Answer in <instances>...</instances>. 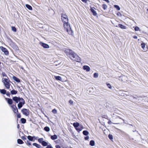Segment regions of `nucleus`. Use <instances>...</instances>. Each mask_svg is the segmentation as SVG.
I'll list each match as a JSON object with an SVG mask.
<instances>
[{
    "mask_svg": "<svg viewBox=\"0 0 148 148\" xmlns=\"http://www.w3.org/2000/svg\"><path fill=\"white\" fill-rule=\"evenodd\" d=\"M0 92L3 95H5L6 93V90L4 89H0Z\"/></svg>",
    "mask_w": 148,
    "mask_h": 148,
    "instance_id": "nucleus-21",
    "label": "nucleus"
},
{
    "mask_svg": "<svg viewBox=\"0 0 148 148\" xmlns=\"http://www.w3.org/2000/svg\"><path fill=\"white\" fill-rule=\"evenodd\" d=\"M81 1L83 2L86 3L88 1V0H81Z\"/></svg>",
    "mask_w": 148,
    "mask_h": 148,
    "instance_id": "nucleus-53",
    "label": "nucleus"
},
{
    "mask_svg": "<svg viewBox=\"0 0 148 148\" xmlns=\"http://www.w3.org/2000/svg\"><path fill=\"white\" fill-rule=\"evenodd\" d=\"M12 78L15 81L18 83H19L20 82V80L18 78L15 76H13L12 77Z\"/></svg>",
    "mask_w": 148,
    "mask_h": 148,
    "instance_id": "nucleus-18",
    "label": "nucleus"
},
{
    "mask_svg": "<svg viewBox=\"0 0 148 148\" xmlns=\"http://www.w3.org/2000/svg\"><path fill=\"white\" fill-rule=\"evenodd\" d=\"M5 94H6L8 97H10V93L9 91H6V93Z\"/></svg>",
    "mask_w": 148,
    "mask_h": 148,
    "instance_id": "nucleus-44",
    "label": "nucleus"
},
{
    "mask_svg": "<svg viewBox=\"0 0 148 148\" xmlns=\"http://www.w3.org/2000/svg\"><path fill=\"white\" fill-rule=\"evenodd\" d=\"M86 136L84 137V139L85 140H87L89 139V137L88 136Z\"/></svg>",
    "mask_w": 148,
    "mask_h": 148,
    "instance_id": "nucleus-47",
    "label": "nucleus"
},
{
    "mask_svg": "<svg viewBox=\"0 0 148 148\" xmlns=\"http://www.w3.org/2000/svg\"><path fill=\"white\" fill-rule=\"evenodd\" d=\"M39 44L45 49H48L49 48V45L48 44L42 42H40Z\"/></svg>",
    "mask_w": 148,
    "mask_h": 148,
    "instance_id": "nucleus-10",
    "label": "nucleus"
},
{
    "mask_svg": "<svg viewBox=\"0 0 148 148\" xmlns=\"http://www.w3.org/2000/svg\"><path fill=\"white\" fill-rule=\"evenodd\" d=\"M44 130L45 131L47 132H49V131L50 129L49 127L46 126L44 127Z\"/></svg>",
    "mask_w": 148,
    "mask_h": 148,
    "instance_id": "nucleus-29",
    "label": "nucleus"
},
{
    "mask_svg": "<svg viewBox=\"0 0 148 148\" xmlns=\"http://www.w3.org/2000/svg\"><path fill=\"white\" fill-rule=\"evenodd\" d=\"M116 27H119L121 29H126V26L121 24H118V26L116 25Z\"/></svg>",
    "mask_w": 148,
    "mask_h": 148,
    "instance_id": "nucleus-15",
    "label": "nucleus"
},
{
    "mask_svg": "<svg viewBox=\"0 0 148 148\" xmlns=\"http://www.w3.org/2000/svg\"><path fill=\"white\" fill-rule=\"evenodd\" d=\"M5 99L9 105H11L13 103L12 99L8 98H5Z\"/></svg>",
    "mask_w": 148,
    "mask_h": 148,
    "instance_id": "nucleus-11",
    "label": "nucleus"
},
{
    "mask_svg": "<svg viewBox=\"0 0 148 148\" xmlns=\"http://www.w3.org/2000/svg\"><path fill=\"white\" fill-rule=\"evenodd\" d=\"M108 123L109 124H111V123H112L111 121L110 120H109L108 121Z\"/></svg>",
    "mask_w": 148,
    "mask_h": 148,
    "instance_id": "nucleus-54",
    "label": "nucleus"
},
{
    "mask_svg": "<svg viewBox=\"0 0 148 148\" xmlns=\"http://www.w3.org/2000/svg\"><path fill=\"white\" fill-rule=\"evenodd\" d=\"M21 138L23 140H26L27 139L24 136H22Z\"/></svg>",
    "mask_w": 148,
    "mask_h": 148,
    "instance_id": "nucleus-48",
    "label": "nucleus"
},
{
    "mask_svg": "<svg viewBox=\"0 0 148 148\" xmlns=\"http://www.w3.org/2000/svg\"><path fill=\"white\" fill-rule=\"evenodd\" d=\"M57 141H58V140H56V141H55V142L56 143H57Z\"/></svg>",
    "mask_w": 148,
    "mask_h": 148,
    "instance_id": "nucleus-59",
    "label": "nucleus"
},
{
    "mask_svg": "<svg viewBox=\"0 0 148 148\" xmlns=\"http://www.w3.org/2000/svg\"><path fill=\"white\" fill-rule=\"evenodd\" d=\"M17 143L19 144H22L24 143L23 141L21 139H18L17 140Z\"/></svg>",
    "mask_w": 148,
    "mask_h": 148,
    "instance_id": "nucleus-27",
    "label": "nucleus"
},
{
    "mask_svg": "<svg viewBox=\"0 0 148 148\" xmlns=\"http://www.w3.org/2000/svg\"><path fill=\"white\" fill-rule=\"evenodd\" d=\"M10 40L11 41V42H12V40H11V39H10Z\"/></svg>",
    "mask_w": 148,
    "mask_h": 148,
    "instance_id": "nucleus-60",
    "label": "nucleus"
},
{
    "mask_svg": "<svg viewBox=\"0 0 148 148\" xmlns=\"http://www.w3.org/2000/svg\"><path fill=\"white\" fill-rule=\"evenodd\" d=\"M54 78L58 81H60L61 82H63L62 81V79L61 76H54Z\"/></svg>",
    "mask_w": 148,
    "mask_h": 148,
    "instance_id": "nucleus-17",
    "label": "nucleus"
},
{
    "mask_svg": "<svg viewBox=\"0 0 148 148\" xmlns=\"http://www.w3.org/2000/svg\"><path fill=\"white\" fill-rule=\"evenodd\" d=\"M13 43V44H12V46H13V49H15L16 50H17L18 49V46L16 45L15 43L12 42Z\"/></svg>",
    "mask_w": 148,
    "mask_h": 148,
    "instance_id": "nucleus-31",
    "label": "nucleus"
},
{
    "mask_svg": "<svg viewBox=\"0 0 148 148\" xmlns=\"http://www.w3.org/2000/svg\"><path fill=\"white\" fill-rule=\"evenodd\" d=\"M23 98L15 96L12 97V100L15 101L16 103H18L21 100H22Z\"/></svg>",
    "mask_w": 148,
    "mask_h": 148,
    "instance_id": "nucleus-6",
    "label": "nucleus"
},
{
    "mask_svg": "<svg viewBox=\"0 0 148 148\" xmlns=\"http://www.w3.org/2000/svg\"><path fill=\"white\" fill-rule=\"evenodd\" d=\"M124 122V123H125V124H129V125H130L132 126V124H128V123H125L124 122Z\"/></svg>",
    "mask_w": 148,
    "mask_h": 148,
    "instance_id": "nucleus-58",
    "label": "nucleus"
},
{
    "mask_svg": "<svg viewBox=\"0 0 148 148\" xmlns=\"http://www.w3.org/2000/svg\"><path fill=\"white\" fill-rule=\"evenodd\" d=\"M94 9H95L94 7L92 8L91 7L90 9V10L91 12L92 13V14L94 16H96L97 15V14L96 11H95Z\"/></svg>",
    "mask_w": 148,
    "mask_h": 148,
    "instance_id": "nucleus-12",
    "label": "nucleus"
},
{
    "mask_svg": "<svg viewBox=\"0 0 148 148\" xmlns=\"http://www.w3.org/2000/svg\"><path fill=\"white\" fill-rule=\"evenodd\" d=\"M25 103V100L23 98L22 100H21L18 103V107L19 109H21Z\"/></svg>",
    "mask_w": 148,
    "mask_h": 148,
    "instance_id": "nucleus-7",
    "label": "nucleus"
},
{
    "mask_svg": "<svg viewBox=\"0 0 148 148\" xmlns=\"http://www.w3.org/2000/svg\"><path fill=\"white\" fill-rule=\"evenodd\" d=\"M34 146L37 148H42V147L40 144H38L36 143H34L32 144Z\"/></svg>",
    "mask_w": 148,
    "mask_h": 148,
    "instance_id": "nucleus-19",
    "label": "nucleus"
},
{
    "mask_svg": "<svg viewBox=\"0 0 148 148\" xmlns=\"http://www.w3.org/2000/svg\"><path fill=\"white\" fill-rule=\"evenodd\" d=\"M63 26L64 28L66 29V31L69 35L72 36L73 35V31L71 28L70 23L68 22L64 23Z\"/></svg>",
    "mask_w": 148,
    "mask_h": 148,
    "instance_id": "nucleus-3",
    "label": "nucleus"
},
{
    "mask_svg": "<svg viewBox=\"0 0 148 148\" xmlns=\"http://www.w3.org/2000/svg\"><path fill=\"white\" fill-rule=\"evenodd\" d=\"M93 90L94 88L93 87H91L89 88L87 91L89 93L91 94L93 91Z\"/></svg>",
    "mask_w": 148,
    "mask_h": 148,
    "instance_id": "nucleus-25",
    "label": "nucleus"
},
{
    "mask_svg": "<svg viewBox=\"0 0 148 148\" xmlns=\"http://www.w3.org/2000/svg\"><path fill=\"white\" fill-rule=\"evenodd\" d=\"M43 139V138H38V141L39 143L41 144L43 146H47L46 147H42V148H53L51 144H49V145H48V143L46 142Z\"/></svg>",
    "mask_w": 148,
    "mask_h": 148,
    "instance_id": "nucleus-2",
    "label": "nucleus"
},
{
    "mask_svg": "<svg viewBox=\"0 0 148 148\" xmlns=\"http://www.w3.org/2000/svg\"><path fill=\"white\" fill-rule=\"evenodd\" d=\"M147 11H148V8L147 9Z\"/></svg>",
    "mask_w": 148,
    "mask_h": 148,
    "instance_id": "nucleus-61",
    "label": "nucleus"
},
{
    "mask_svg": "<svg viewBox=\"0 0 148 148\" xmlns=\"http://www.w3.org/2000/svg\"><path fill=\"white\" fill-rule=\"evenodd\" d=\"M2 75L3 77H7V78H8V77H7L6 74H5V73L4 72H2Z\"/></svg>",
    "mask_w": 148,
    "mask_h": 148,
    "instance_id": "nucleus-45",
    "label": "nucleus"
},
{
    "mask_svg": "<svg viewBox=\"0 0 148 148\" xmlns=\"http://www.w3.org/2000/svg\"><path fill=\"white\" fill-rule=\"evenodd\" d=\"M69 103L71 105H72L73 103V101L71 100H70L69 101Z\"/></svg>",
    "mask_w": 148,
    "mask_h": 148,
    "instance_id": "nucleus-49",
    "label": "nucleus"
},
{
    "mask_svg": "<svg viewBox=\"0 0 148 148\" xmlns=\"http://www.w3.org/2000/svg\"><path fill=\"white\" fill-rule=\"evenodd\" d=\"M25 142L27 145L29 146H31L32 145L31 143L30 142L29 140H27V141H25Z\"/></svg>",
    "mask_w": 148,
    "mask_h": 148,
    "instance_id": "nucleus-35",
    "label": "nucleus"
},
{
    "mask_svg": "<svg viewBox=\"0 0 148 148\" xmlns=\"http://www.w3.org/2000/svg\"><path fill=\"white\" fill-rule=\"evenodd\" d=\"M99 75L98 73H94L93 74V77L94 78H97L98 77Z\"/></svg>",
    "mask_w": 148,
    "mask_h": 148,
    "instance_id": "nucleus-37",
    "label": "nucleus"
},
{
    "mask_svg": "<svg viewBox=\"0 0 148 148\" xmlns=\"http://www.w3.org/2000/svg\"><path fill=\"white\" fill-rule=\"evenodd\" d=\"M64 52L68 57L71 60L75 59V60L77 62H81L80 58L72 50L69 49H67L65 50Z\"/></svg>",
    "mask_w": 148,
    "mask_h": 148,
    "instance_id": "nucleus-1",
    "label": "nucleus"
},
{
    "mask_svg": "<svg viewBox=\"0 0 148 148\" xmlns=\"http://www.w3.org/2000/svg\"><path fill=\"white\" fill-rule=\"evenodd\" d=\"M25 7L26 8H27V9H28L29 10H32V7L29 4H26Z\"/></svg>",
    "mask_w": 148,
    "mask_h": 148,
    "instance_id": "nucleus-24",
    "label": "nucleus"
},
{
    "mask_svg": "<svg viewBox=\"0 0 148 148\" xmlns=\"http://www.w3.org/2000/svg\"><path fill=\"white\" fill-rule=\"evenodd\" d=\"M12 30L14 32H16L17 29L16 27L14 26H12L11 27Z\"/></svg>",
    "mask_w": 148,
    "mask_h": 148,
    "instance_id": "nucleus-33",
    "label": "nucleus"
},
{
    "mask_svg": "<svg viewBox=\"0 0 148 148\" xmlns=\"http://www.w3.org/2000/svg\"><path fill=\"white\" fill-rule=\"evenodd\" d=\"M61 20L63 23L68 22L69 19L68 16L66 13H61Z\"/></svg>",
    "mask_w": 148,
    "mask_h": 148,
    "instance_id": "nucleus-5",
    "label": "nucleus"
},
{
    "mask_svg": "<svg viewBox=\"0 0 148 148\" xmlns=\"http://www.w3.org/2000/svg\"><path fill=\"white\" fill-rule=\"evenodd\" d=\"M27 138L29 141H34V140L33 136L29 135L27 136Z\"/></svg>",
    "mask_w": 148,
    "mask_h": 148,
    "instance_id": "nucleus-20",
    "label": "nucleus"
},
{
    "mask_svg": "<svg viewBox=\"0 0 148 148\" xmlns=\"http://www.w3.org/2000/svg\"><path fill=\"white\" fill-rule=\"evenodd\" d=\"M57 110L56 109H53L52 111V112L54 114L57 113Z\"/></svg>",
    "mask_w": 148,
    "mask_h": 148,
    "instance_id": "nucleus-42",
    "label": "nucleus"
},
{
    "mask_svg": "<svg viewBox=\"0 0 148 148\" xmlns=\"http://www.w3.org/2000/svg\"><path fill=\"white\" fill-rule=\"evenodd\" d=\"M20 126L19 125V124H18L17 125V127L18 129L19 128Z\"/></svg>",
    "mask_w": 148,
    "mask_h": 148,
    "instance_id": "nucleus-57",
    "label": "nucleus"
},
{
    "mask_svg": "<svg viewBox=\"0 0 148 148\" xmlns=\"http://www.w3.org/2000/svg\"><path fill=\"white\" fill-rule=\"evenodd\" d=\"M17 91L16 90L14 89L10 91V93L11 94L13 95H15L17 93Z\"/></svg>",
    "mask_w": 148,
    "mask_h": 148,
    "instance_id": "nucleus-23",
    "label": "nucleus"
},
{
    "mask_svg": "<svg viewBox=\"0 0 148 148\" xmlns=\"http://www.w3.org/2000/svg\"><path fill=\"white\" fill-rule=\"evenodd\" d=\"M33 136V139L34 140V141L35 140H37L38 138V136L36 137L35 136Z\"/></svg>",
    "mask_w": 148,
    "mask_h": 148,
    "instance_id": "nucleus-46",
    "label": "nucleus"
},
{
    "mask_svg": "<svg viewBox=\"0 0 148 148\" xmlns=\"http://www.w3.org/2000/svg\"><path fill=\"white\" fill-rule=\"evenodd\" d=\"M23 114L28 116L29 114V110L26 108H23L21 110Z\"/></svg>",
    "mask_w": 148,
    "mask_h": 148,
    "instance_id": "nucleus-8",
    "label": "nucleus"
},
{
    "mask_svg": "<svg viewBox=\"0 0 148 148\" xmlns=\"http://www.w3.org/2000/svg\"><path fill=\"white\" fill-rule=\"evenodd\" d=\"M58 138V136L56 134L52 135L51 136V138L52 140H55Z\"/></svg>",
    "mask_w": 148,
    "mask_h": 148,
    "instance_id": "nucleus-22",
    "label": "nucleus"
},
{
    "mask_svg": "<svg viewBox=\"0 0 148 148\" xmlns=\"http://www.w3.org/2000/svg\"><path fill=\"white\" fill-rule=\"evenodd\" d=\"M83 69L84 70H86L87 72H88L90 71V68L88 66H84L83 67Z\"/></svg>",
    "mask_w": 148,
    "mask_h": 148,
    "instance_id": "nucleus-13",
    "label": "nucleus"
},
{
    "mask_svg": "<svg viewBox=\"0 0 148 148\" xmlns=\"http://www.w3.org/2000/svg\"><path fill=\"white\" fill-rule=\"evenodd\" d=\"M17 87L19 88L20 91H22V89L20 87L17 86Z\"/></svg>",
    "mask_w": 148,
    "mask_h": 148,
    "instance_id": "nucleus-55",
    "label": "nucleus"
},
{
    "mask_svg": "<svg viewBox=\"0 0 148 148\" xmlns=\"http://www.w3.org/2000/svg\"><path fill=\"white\" fill-rule=\"evenodd\" d=\"M55 147L56 148H61L60 146L59 145H56Z\"/></svg>",
    "mask_w": 148,
    "mask_h": 148,
    "instance_id": "nucleus-51",
    "label": "nucleus"
},
{
    "mask_svg": "<svg viewBox=\"0 0 148 148\" xmlns=\"http://www.w3.org/2000/svg\"><path fill=\"white\" fill-rule=\"evenodd\" d=\"M102 8L104 10H106L107 8V6L105 4H103L102 5Z\"/></svg>",
    "mask_w": 148,
    "mask_h": 148,
    "instance_id": "nucleus-36",
    "label": "nucleus"
},
{
    "mask_svg": "<svg viewBox=\"0 0 148 148\" xmlns=\"http://www.w3.org/2000/svg\"><path fill=\"white\" fill-rule=\"evenodd\" d=\"M114 7L117 10H119L120 9V7L118 5H114Z\"/></svg>",
    "mask_w": 148,
    "mask_h": 148,
    "instance_id": "nucleus-34",
    "label": "nucleus"
},
{
    "mask_svg": "<svg viewBox=\"0 0 148 148\" xmlns=\"http://www.w3.org/2000/svg\"><path fill=\"white\" fill-rule=\"evenodd\" d=\"M141 46L142 48L144 49L145 47V44L144 42H142L141 43Z\"/></svg>",
    "mask_w": 148,
    "mask_h": 148,
    "instance_id": "nucleus-39",
    "label": "nucleus"
},
{
    "mask_svg": "<svg viewBox=\"0 0 148 148\" xmlns=\"http://www.w3.org/2000/svg\"><path fill=\"white\" fill-rule=\"evenodd\" d=\"M89 145L92 146H93L95 145V141L93 140H91L89 143Z\"/></svg>",
    "mask_w": 148,
    "mask_h": 148,
    "instance_id": "nucleus-26",
    "label": "nucleus"
},
{
    "mask_svg": "<svg viewBox=\"0 0 148 148\" xmlns=\"http://www.w3.org/2000/svg\"><path fill=\"white\" fill-rule=\"evenodd\" d=\"M2 82L6 89H8L10 88L11 84H10V81L8 78H3Z\"/></svg>",
    "mask_w": 148,
    "mask_h": 148,
    "instance_id": "nucleus-4",
    "label": "nucleus"
},
{
    "mask_svg": "<svg viewBox=\"0 0 148 148\" xmlns=\"http://www.w3.org/2000/svg\"><path fill=\"white\" fill-rule=\"evenodd\" d=\"M123 121H124V119H123Z\"/></svg>",
    "mask_w": 148,
    "mask_h": 148,
    "instance_id": "nucleus-62",
    "label": "nucleus"
},
{
    "mask_svg": "<svg viewBox=\"0 0 148 148\" xmlns=\"http://www.w3.org/2000/svg\"><path fill=\"white\" fill-rule=\"evenodd\" d=\"M133 38L134 39H136L137 38V37L136 36H134L133 37Z\"/></svg>",
    "mask_w": 148,
    "mask_h": 148,
    "instance_id": "nucleus-56",
    "label": "nucleus"
},
{
    "mask_svg": "<svg viewBox=\"0 0 148 148\" xmlns=\"http://www.w3.org/2000/svg\"><path fill=\"white\" fill-rule=\"evenodd\" d=\"M116 15L118 16H121V14L119 12H118L117 14Z\"/></svg>",
    "mask_w": 148,
    "mask_h": 148,
    "instance_id": "nucleus-50",
    "label": "nucleus"
},
{
    "mask_svg": "<svg viewBox=\"0 0 148 148\" xmlns=\"http://www.w3.org/2000/svg\"><path fill=\"white\" fill-rule=\"evenodd\" d=\"M16 108H13V111L14 113H18V110L16 107H15Z\"/></svg>",
    "mask_w": 148,
    "mask_h": 148,
    "instance_id": "nucleus-32",
    "label": "nucleus"
},
{
    "mask_svg": "<svg viewBox=\"0 0 148 148\" xmlns=\"http://www.w3.org/2000/svg\"><path fill=\"white\" fill-rule=\"evenodd\" d=\"M80 125L79 123L77 122H74L73 124V125L75 129H76V128L77 127H79V126H80Z\"/></svg>",
    "mask_w": 148,
    "mask_h": 148,
    "instance_id": "nucleus-14",
    "label": "nucleus"
},
{
    "mask_svg": "<svg viewBox=\"0 0 148 148\" xmlns=\"http://www.w3.org/2000/svg\"><path fill=\"white\" fill-rule=\"evenodd\" d=\"M134 30L136 31H140L139 28L138 26H136L134 28Z\"/></svg>",
    "mask_w": 148,
    "mask_h": 148,
    "instance_id": "nucleus-40",
    "label": "nucleus"
},
{
    "mask_svg": "<svg viewBox=\"0 0 148 148\" xmlns=\"http://www.w3.org/2000/svg\"><path fill=\"white\" fill-rule=\"evenodd\" d=\"M106 85L108 87L109 89L112 88V86L109 83H106Z\"/></svg>",
    "mask_w": 148,
    "mask_h": 148,
    "instance_id": "nucleus-41",
    "label": "nucleus"
},
{
    "mask_svg": "<svg viewBox=\"0 0 148 148\" xmlns=\"http://www.w3.org/2000/svg\"><path fill=\"white\" fill-rule=\"evenodd\" d=\"M21 123L23 124H24L26 123V120L25 118H22L21 119Z\"/></svg>",
    "mask_w": 148,
    "mask_h": 148,
    "instance_id": "nucleus-30",
    "label": "nucleus"
},
{
    "mask_svg": "<svg viewBox=\"0 0 148 148\" xmlns=\"http://www.w3.org/2000/svg\"><path fill=\"white\" fill-rule=\"evenodd\" d=\"M0 48L2 51L3 52L5 55H8L9 52L7 49L2 46H1L0 47Z\"/></svg>",
    "mask_w": 148,
    "mask_h": 148,
    "instance_id": "nucleus-9",
    "label": "nucleus"
},
{
    "mask_svg": "<svg viewBox=\"0 0 148 148\" xmlns=\"http://www.w3.org/2000/svg\"><path fill=\"white\" fill-rule=\"evenodd\" d=\"M17 117L18 118H20L21 117V115L20 113H17Z\"/></svg>",
    "mask_w": 148,
    "mask_h": 148,
    "instance_id": "nucleus-43",
    "label": "nucleus"
},
{
    "mask_svg": "<svg viewBox=\"0 0 148 148\" xmlns=\"http://www.w3.org/2000/svg\"><path fill=\"white\" fill-rule=\"evenodd\" d=\"M83 134L85 136H87L89 134V132L86 130H84L82 132Z\"/></svg>",
    "mask_w": 148,
    "mask_h": 148,
    "instance_id": "nucleus-28",
    "label": "nucleus"
},
{
    "mask_svg": "<svg viewBox=\"0 0 148 148\" xmlns=\"http://www.w3.org/2000/svg\"><path fill=\"white\" fill-rule=\"evenodd\" d=\"M108 137L109 139L111 140H112L113 139V136L111 134H109L108 135Z\"/></svg>",
    "mask_w": 148,
    "mask_h": 148,
    "instance_id": "nucleus-38",
    "label": "nucleus"
},
{
    "mask_svg": "<svg viewBox=\"0 0 148 148\" xmlns=\"http://www.w3.org/2000/svg\"><path fill=\"white\" fill-rule=\"evenodd\" d=\"M15 107H16V106H15L14 105H13L11 106V107L12 108V109L13 108H16Z\"/></svg>",
    "mask_w": 148,
    "mask_h": 148,
    "instance_id": "nucleus-52",
    "label": "nucleus"
},
{
    "mask_svg": "<svg viewBox=\"0 0 148 148\" xmlns=\"http://www.w3.org/2000/svg\"><path fill=\"white\" fill-rule=\"evenodd\" d=\"M83 129V127L82 125H80V126H79V127H78L77 128H76V129L75 130L77 131L78 132H79L82 131Z\"/></svg>",
    "mask_w": 148,
    "mask_h": 148,
    "instance_id": "nucleus-16",
    "label": "nucleus"
}]
</instances>
